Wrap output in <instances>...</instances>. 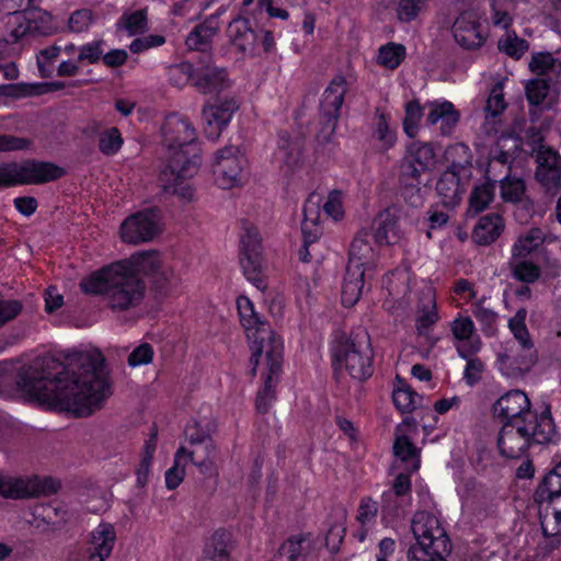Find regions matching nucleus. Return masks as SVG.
<instances>
[{
  "label": "nucleus",
  "instance_id": "obj_1",
  "mask_svg": "<svg viewBox=\"0 0 561 561\" xmlns=\"http://www.w3.org/2000/svg\"><path fill=\"white\" fill-rule=\"evenodd\" d=\"M100 352H79L67 357V364L51 356L38 358L22 367L16 385L31 400L49 408L89 416L101 409L111 396Z\"/></svg>",
  "mask_w": 561,
  "mask_h": 561
},
{
  "label": "nucleus",
  "instance_id": "obj_2",
  "mask_svg": "<svg viewBox=\"0 0 561 561\" xmlns=\"http://www.w3.org/2000/svg\"><path fill=\"white\" fill-rule=\"evenodd\" d=\"M80 288L88 295H102L106 306L114 312L138 307L146 293L145 282L118 261L84 277Z\"/></svg>",
  "mask_w": 561,
  "mask_h": 561
},
{
  "label": "nucleus",
  "instance_id": "obj_3",
  "mask_svg": "<svg viewBox=\"0 0 561 561\" xmlns=\"http://www.w3.org/2000/svg\"><path fill=\"white\" fill-rule=\"evenodd\" d=\"M554 435L556 426L547 405L539 419L506 421L499 432L497 447L502 456L519 459L533 445L548 444Z\"/></svg>",
  "mask_w": 561,
  "mask_h": 561
},
{
  "label": "nucleus",
  "instance_id": "obj_4",
  "mask_svg": "<svg viewBox=\"0 0 561 561\" xmlns=\"http://www.w3.org/2000/svg\"><path fill=\"white\" fill-rule=\"evenodd\" d=\"M162 145L165 148L168 163L174 160L186 161L184 170L197 173L201 165V148L192 123L179 114H170L162 126Z\"/></svg>",
  "mask_w": 561,
  "mask_h": 561
},
{
  "label": "nucleus",
  "instance_id": "obj_5",
  "mask_svg": "<svg viewBox=\"0 0 561 561\" xmlns=\"http://www.w3.org/2000/svg\"><path fill=\"white\" fill-rule=\"evenodd\" d=\"M237 309L240 323L251 343L253 353L250 360L253 364L252 371L255 374L259 357L263 356V353H266L270 348H274L278 344L283 345V341L275 334L266 321L261 320L248 297L240 296L237 299Z\"/></svg>",
  "mask_w": 561,
  "mask_h": 561
},
{
  "label": "nucleus",
  "instance_id": "obj_6",
  "mask_svg": "<svg viewBox=\"0 0 561 561\" xmlns=\"http://www.w3.org/2000/svg\"><path fill=\"white\" fill-rule=\"evenodd\" d=\"M332 357L336 369L344 368L356 380H366L374 373L373 350L367 333L339 342L333 348Z\"/></svg>",
  "mask_w": 561,
  "mask_h": 561
},
{
  "label": "nucleus",
  "instance_id": "obj_7",
  "mask_svg": "<svg viewBox=\"0 0 561 561\" xmlns=\"http://www.w3.org/2000/svg\"><path fill=\"white\" fill-rule=\"evenodd\" d=\"M65 170L51 162L27 160L0 163V187L18 184H43L60 179Z\"/></svg>",
  "mask_w": 561,
  "mask_h": 561
},
{
  "label": "nucleus",
  "instance_id": "obj_8",
  "mask_svg": "<svg viewBox=\"0 0 561 561\" xmlns=\"http://www.w3.org/2000/svg\"><path fill=\"white\" fill-rule=\"evenodd\" d=\"M240 243V265L244 276L256 288L265 289L262 238L257 228L253 225H244Z\"/></svg>",
  "mask_w": 561,
  "mask_h": 561
},
{
  "label": "nucleus",
  "instance_id": "obj_9",
  "mask_svg": "<svg viewBox=\"0 0 561 561\" xmlns=\"http://www.w3.org/2000/svg\"><path fill=\"white\" fill-rule=\"evenodd\" d=\"M348 90V82L343 75H336L324 90L320 103V137L329 141L334 134L344 96Z\"/></svg>",
  "mask_w": 561,
  "mask_h": 561
},
{
  "label": "nucleus",
  "instance_id": "obj_10",
  "mask_svg": "<svg viewBox=\"0 0 561 561\" xmlns=\"http://www.w3.org/2000/svg\"><path fill=\"white\" fill-rule=\"evenodd\" d=\"M437 163V148L433 142L415 140L407 145L399 163V175L410 179L431 173Z\"/></svg>",
  "mask_w": 561,
  "mask_h": 561
},
{
  "label": "nucleus",
  "instance_id": "obj_11",
  "mask_svg": "<svg viewBox=\"0 0 561 561\" xmlns=\"http://www.w3.org/2000/svg\"><path fill=\"white\" fill-rule=\"evenodd\" d=\"M471 167L469 157H466L463 161H453L442 173L436 183V191L444 206L454 207L460 203L465 184L471 178Z\"/></svg>",
  "mask_w": 561,
  "mask_h": 561
},
{
  "label": "nucleus",
  "instance_id": "obj_12",
  "mask_svg": "<svg viewBox=\"0 0 561 561\" xmlns=\"http://www.w3.org/2000/svg\"><path fill=\"white\" fill-rule=\"evenodd\" d=\"M283 354L284 345L279 344L263 353L266 373L263 374V388L259 390L255 399V408L259 413H267L276 399L275 389L282 374Z\"/></svg>",
  "mask_w": 561,
  "mask_h": 561
},
{
  "label": "nucleus",
  "instance_id": "obj_13",
  "mask_svg": "<svg viewBox=\"0 0 561 561\" xmlns=\"http://www.w3.org/2000/svg\"><path fill=\"white\" fill-rule=\"evenodd\" d=\"M412 531L416 545L411 548L424 550L439 548L438 550H450V541L439 520L431 513L416 512L412 519Z\"/></svg>",
  "mask_w": 561,
  "mask_h": 561
},
{
  "label": "nucleus",
  "instance_id": "obj_14",
  "mask_svg": "<svg viewBox=\"0 0 561 561\" xmlns=\"http://www.w3.org/2000/svg\"><path fill=\"white\" fill-rule=\"evenodd\" d=\"M159 233V216L152 209L133 214L121 225V238L128 244L149 242Z\"/></svg>",
  "mask_w": 561,
  "mask_h": 561
},
{
  "label": "nucleus",
  "instance_id": "obj_15",
  "mask_svg": "<svg viewBox=\"0 0 561 561\" xmlns=\"http://www.w3.org/2000/svg\"><path fill=\"white\" fill-rule=\"evenodd\" d=\"M244 159L238 154L237 147L228 146L216 152L213 172L218 186L231 188L241 181Z\"/></svg>",
  "mask_w": 561,
  "mask_h": 561
},
{
  "label": "nucleus",
  "instance_id": "obj_16",
  "mask_svg": "<svg viewBox=\"0 0 561 561\" xmlns=\"http://www.w3.org/2000/svg\"><path fill=\"white\" fill-rule=\"evenodd\" d=\"M129 267L130 273L144 274L152 276L157 282H171L174 277V272L171 267L165 265L160 253L154 250L141 251L133 254L130 257L118 261Z\"/></svg>",
  "mask_w": 561,
  "mask_h": 561
},
{
  "label": "nucleus",
  "instance_id": "obj_17",
  "mask_svg": "<svg viewBox=\"0 0 561 561\" xmlns=\"http://www.w3.org/2000/svg\"><path fill=\"white\" fill-rule=\"evenodd\" d=\"M191 76L194 85L204 94L218 93L229 87L228 73L225 68L211 64V56L204 55Z\"/></svg>",
  "mask_w": 561,
  "mask_h": 561
},
{
  "label": "nucleus",
  "instance_id": "obj_18",
  "mask_svg": "<svg viewBox=\"0 0 561 561\" xmlns=\"http://www.w3.org/2000/svg\"><path fill=\"white\" fill-rule=\"evenodd\" d=\"M184 167H186V161L174 160L168 163L160 173L159 181L167 193L176 195L181 201L188 203L194 197V188L188 180L196 173L188 174Z\"/></svg>",
  "mask_w": 561,
  "mask_h": 561
},
{
  "label": "nucleus",
  "instance_id": "obj_19",
  "mask_svg": "<svg viewBox=\"0 0 561 561\" xmlns=\"http://www.w3.org/2000/svg\"><path fill=\"white\" fill-rule=\"evenodd\" d=\"M530 400L522 390H511L500 397L493 404L496 417L506 421L516 419H539V414L530 409Z\"/></svg>",
  "mask_w": 561,
  "mask_h": 561
},
{
  "label": "nucleus",
  "instance_id": "obj_20",
  "mask_svg": "<svg viewBox=\"0 0 561 561\" xmlns=\"http://www.w3.org/2000/svg\"><path fill=\"white\" fill-rule=\"evenodd\" d=\"M237 110L238 104L233 99L216 100L205 105L202 114L206 137L217 140Z\"/></svg>",
  "mask_w": 561,
  "mask_h": 561
},
{
  "label": "nucleus",
  "instance_id": "obj_21",
  "mask_svg": "<svg viewBox=\"0 0 561 561\" xmlns=\"http://www.w3.org/2000/svg\"><path fill=\"white\" fill-rule=\"evenodd\" d=\"M537 162L536 179L547 190L561 188V158L559 153L550 147L543 145L535 149Z\"/></svg>",
  "mask_w": 561,
  "mask_h": 561
},
{
  "label": "nucleus",
  "instance_id": "obj_22",
  "mask_svg": "<svg viewBox=\"0 0 561 561\" xmlns=\"http://www.w3.org/2000/svg\"><path fill=\"white\" fill-rule=\"evenodd\" d=\"M455 41L465 49H477L485 41L482 25L474 12H462L454 22Z\"/></svg>",
  "mask_w": 561,
  "mask_h": 561
},
{
  "label": "nucleus",
  "instance_id": "obj_23",
  "mask_svg": "<svg viewBox=\"0 0 561 561\" xmlns=\"http://www.w3.org/2000/svg\"><path fill=\"white\" fill-rule=\"evenodd\" d=\"M5 7L8 10H10L13 14L23 15V18L26 20L25 23H20L18 27L13 28L11 31V37L13 38V42H18L19 39L23 38L26 35H34V36H47L51 34L53 30L49 25L41 24L36 20H28L25 18L23 13L31 10L32 8H35L41 0H4Z\"/></svg>",
  "mask_w": 561,
  "mask_h": 561
},
{
  "label": "nucleus",
  "instance_id": "obj_24",
  "mask_svg": "<svg viewBox=\"0 0 561 561\" xmlns=\"http://www.w3.org/2000/svg\"><path fill=\"white\" fill-rule=\"evenodd\" d=\"M526 308H520L516 311L514 317L508 320V329L524 352L520 359L517 362V369L520 371L528 370L535 363L534 343L526 325Z\"/></svg>",
  "mask_w": 561,
  "mask_h": 561
},
{
  "label": "nucleus",
  "instance_id": "obj_25",
  "mask_svg": "<svg viewBox=\"0 0 561 561\" xmlns=\"http://www.w3.org/2000/svg\"><path fill=\"white\" fill-rule=\"evenodd\" d=\"M450 329L454 337L461 343L457 345L460 357L468 358L481 350L482 342L470 317L459 316L451 322Z\"/></svg>",
  "mask_w": 561,
  "mask_h": 561
},
{
  "label": "nucleus",
  "instance_id": "obj_26",
  "mask_svg": "<svg viewBox=\"0 0 561 561\" xmlns=\"http://www.w3.org/2000/svg\"><path fill=\"white\" fill-rule=\"evenodd\" d=\"M374 238L366 230H360L353 239L347 265H354L360 268L370 270L375 266L377 252L371 241Z\"/></svg>",
  "mask_w": 561,
  "mask_h": 561
},
{
  "label": "nucleus",
  "instance_id": "obj_27",
  "mask_svg": "<svg viewBox=\"0 0 561 561\" xmlns=\"http://www.w3.org/2000/svg\"><path fill=\"white\" fill-rule=\"evenodd\" d=\"M14 486V493L11 494V499H30L56 493L59 489V483L50 477L15 478Z\"/></svg>",
  "mask_w": 561,
  "mask_h": 561
},
{
  "label": "nucleus",
  "instance_id": "obj_28",
  "mask_svg": "<svg viewBox=\"0 0 561 561\" xmlns=\"http://www.w3.org/2000/svg\"><path fill=\"white\" fill-rule=\"evenodd\" d=\"M116 541V531L112 524L101 523L91 533V552L89 561H105L113 551Z\"/></svg>",
  "mask_w": 561,
  "mask_h": 561
},
{
  "label": "nucleus",
  "instance_id": "obj_29",
  "mask_svg": "<svg viewBox=\"0 0 561 561\" xmlns=\"http://www.w3.org/2000/svg\"><path fill=\"white\" fill-rule=\"evenodd\" d=\"M232 45L243 55L253 54L257 35L245 18L233 19L227 28Z\"/></svg>",
  "mask_w": 561,
  "mask_h": 561
},
{
  "label": "nucleus",
  "instance_id": "obj_30",
  "mask_svg": "<svg viewBox=\"0 0 561 561\" xmlns=\"http://www.w3.org/2000/svg\"><path fill=\"white\" fill-rule=\"evenodd\" d=\"M504 228L505 221L500 214H486L476 224L472 230V239L480 245H489L502 234Z\"/></svg>",
  "mask_w": 561,
  "mask_h": 561
},
{
  "label": "nucleus",
  "instance_id": "obj_31",
  "mask_svg": "<svg viewBox=\"0 0 561 561\" xmlns=\"http://www.w3.org/2000/svg\"><path fill=\"white\" fill-rule=\"evenodd\" d=\"M366 271L354 265L346 266L342 285V304L345 307H353L359 300L365 285Z\"/></svg>",
  "mask_w": 561,
  "mask_h": 561
},
{
  "label": "nucleus",
  "instance_id": "obj_32",
  "mask_svg": "<svg viewBox=\"0 0 561 561\" xmlns=\"http://www.w3.org/2000/svg\"><path fill=\"white\" fill-rule=\"evenodd\" d=\"M430 107L431 110L427 114L426 122L430 125L440 123L442 134L449 135L460 118V114L455 108L454 104L448 101L442 103L434 102Z\"/></svg>",
  "mask_w": 561,
  "mask_h": 561
},
{
  "label": "nucleus",
  "instance_id": "obj_33",
  "mask_svg": "<svg viewBox=\"0 0 561 561\" xmlns=\"http://www.w3.org/2000/svg\"><path fill=\"white\" fill-rule=\"evenodd\" d=\"M561 499V460L546 473L535 491L537 503H553Z\"/></svg>",
  "mask_w": 561,
  "mask_h": 561
},
{
  "label": "nucleus",
  "instance_id": "obj_34",
  "mask_svg": "<svg viewBox=\"0 0 561 561\" xmlns=\"http://www.w3.org/2000/svg\"><path fill=\"white\" fill-rule=\"evenodd\" d=\"M390 116L376 108L371 125V139L377 142V148L386 152L392 148L397 141L396 130L389 125Z\"/></svg>",
  "mask_w": 561,
  "mask_h": 561
},
{
  "label": "nucleus",
  "instance_id": "obj_35",
  "mask_svg": "<svg viewBox=\"0 0 561 561\" xmlns=\"http://www.w3.org/2000/svg\"><path fill=\"white\" fill-rule=\"evenodd\" d=\"M316 196L312 194L304 206V220L301 222V233L306 243H314L321 234L320 206L319 202H314Z\"/></svg>",
  "mask_w": 561,
  "mask_h": 561
},
{
  "label": "nucleus",
  "instance_id": "obj_36",
  "mask_svg": "<svg viewBox=\"0 0 561 561\" xmlns=\"http://www.w3.org/2000/svg\"><path fill=\"white\" fill-rule=\"evenodd\" d=\"M547 241L546 232L537 227L522 233L512 247L513 260L526 259Z\"/></svg>",
  "mask_w": 561,
  "mask_h": 561
},
{
  "label": "nucleus",
  "instance_id": "obj_37",
  "mask_svg": "<svg viewBox=\"0 0 561 561\" xmlns=\"http://www.w3.org/2000/svg\"><path fill=\"white\" fill-rule=\"evenodd\" d=\"M474 318L481 324V330L486 336H493L497 332L499 313L491 307L486 297H482L471 306Z\"/></svg>",
  "mask_w": 561,
  "mask_h": 561
},
{
  "label": "nucleus",
  "instance_id": "obj_38",
  "mask_svg": "<svg viewBox=\"0 0 561 561\" xmlns=\"http://www.w3.org/2000/svg\"><path fill=\"white\" fill-rule=\"evenodd\" d=\"M232 548L231 534L225 529L216 530L204 552V558L211 561H230Z\"/></svg>",
  "mask_w": 561,
  "mask_h": 561
},
{
  "label": "nucleus",
  "instance_id": "obj_39",
  "mask_svg": "<svg viewBox=\"0 0 561 561\" xmlns=\"http://www.w3.org/2000/svg\"><path fill=\"white\" fill-rule=\"evenodd\" d=\"M302 144L299 139H293L287 133L279 134L278 148L275 158L278 162L294 168L301 158Z\"/></svg>",
  "mask_w": 561,
  "mask_h": 561
},
{
  "label": "nucleus",
  "instance_id": "obj_40",
  "mask_svg": "<svg viewBox=\"0 0 561 561\" xmlns=\"http://www.w3.org/2000/svg\"><path fill=\"white\" fill-rule=\"evenodd\" d=\"M495 183L486 179V182L472 188L469 196V205L467 209L468 216H477L488 208L494 198Z\"/></svg>",
  "mask_w": 561,
  "mask_h": 561
},
{
  "label": "nucleus",
  "instance_id": "obj_41",
  "mask_svg": "<svg viewBox=\"0 0 561 561\" xmlns=\"http://www.w3.org/2000/svg\"><path fill=\"white\" fill-rule=\"evenodd\" d=\"M438 312L436 308V298L432 289L423 294L422 308L416 319V329L419 334H426L427 331L437 322Z\"/></svg>",
  "mask_w": 561,
  "mask_h": 561
},
{
  "label": "nucleus",
  "instance_id": "obj_42",
  "mask_svg": "<svg viewBox=\"0 0 561 561\" xmlns=\"http://www.w3.org/2000/svg\"><path fill=\"white\" fill-rule=\"evenodd\" d=\"M217 28L208 22L196 25L186 38V45L190 49L199 50L202 53L201 59H204V55L210 45L211 38L216 34Z\"/></svg>",
  "mask_w": 561,
  "mask_h": 561
},
{
  "label": "nucleus",
  "instance_id": "obj_43",
  "mask_svg": "<svg viewBox=\"0 0 561 561\" xmlns=\"http://www.w3.org/2000/svg\"><path fill=\"white\" fill-rule=\"evenodd\" d=\"M393 453L402 462L407 463V470L414 472L420 467L419 450L405 435L398 436L393 444Z\"/></svg>",
  "mask_w": 561,
  "mask_h": 561
},
{
  "label": "nucleus",
  "instance_id": "obj_44",
  "mask_svg": "<svg viewBox=\"0 0 561 561\" xmlns=\"http://www.w3.org/2000/svg\"><path fill=\"white\" fill-rule=\"evenodd\" d=\"M401 196L404 202L413 208H419L424 204V191L422 188V179H410L398 174Z\"/></svg>",
  "mask_w": 561,
  "mask_h": 561
},
{
  "label": "nucleus",
  "instance_id": "obj_45",
  "mask_svg": "<svg viewBox=\"0 0 561 561\" xmlns=\"http://www.w3.org/2000/svg\"><path fill=\"white\" fill-rule=\"evenodd\" d=\"M376 229L371 234L378 244H392L399 239L397 222L389 214H380L375 220Z\"/></svg>",
  "mask_w": 561,
  "mask_h": 561
},
{
  "label": "nucleus",
  "instance_id": "obj_46",
  "mask_svg": "<svg viewBox=\"0 0 561 561\" xmlns=\"http://www.w3.org/2000/svg\"><path fill=\"white\" fill-rule=\"evenodd\" d=\"M45 83H10L0 85V94L7 98L21 99L41 95L47 92Z\"/></svg>",
  "mask_w": 561,
  "mask_h": 561
},
{
  "label": "nucleus",
  "instance_id": "obj_47",
  "mask_svg": "<svg viewBox=\"0 0 561 561\" xmlns=\"http://www.w3.org/2000/svg\"><path fill=\"white\" fill-rule=\"evenodd\" d=\"M501 188V197L506 203H518L522 201L526 186L520 178L511 176L510 172L505 173L504 178L499 180Z\"/></svg>",
  "mask_w": 561,
  "mask_h": 561
},
{
  "label": "nucleus",
  "instance_id": "obj_48",
  "mask_svg": "<svg viewBox=\"0 0 561 561\" xmlns=\"http://www.w3.org/2000/svg\"><path fill=\"white\" fill-rule=\"evenodd\" d=\"M497 48L511 58L520 59L529 49V43L516 35L515 32H506L497 42Z\"/></svg>",
  "mask_w": 561,
  "mask_h": 561
},
{
  "label": "nucleus",
  "instance_id": "obj_49",
  "mask_svg": "<svg viewBox=\"0 0 561 561\" xmlns=\"http://www.w3.org/2000/svg\"><path fill=\"white\" fill-rule=\"evenodd\" d=\"M510 267L515 279L527 284L538 280L541 274L538 265L525 259H512Z\"/></svg>",
  "mask_w": 561,
  "mask_h": 561
},
{
  "label": "nucleus",
  "instance_id": "obj_50",
  "mask_svg": "<svg viewBox=\"0 0 561 561\" xmlns=\"http://www.w3.org/2000/svg\"><path fill=\"white\" fill-rule=\"evenodd\" d=\"M512 160V156L505 151L499 142L496 147L491 150L488 168L485 171L486 179L492 180L493 182H497L499 174L496 172V167L505 169V173H508L511 171Z\"/></svg>",
  "mask_w": 561,
  "mask_h": 561
},
{
  "label": "nucleus",
  "instance_id": "obj_51",
  "mask_svg": "<svg viewBox=\"0 0 561 561\" xmlns=\"http://www.w3.org/2000/svg\"><path fill=\"white\" fill-rule=\"evenodd\" d=\"M185 454L186 448L181 446L174 455L173 466L165 472V485L169 490L176 489L185 477Z\"/></svg>",
  "mask_w": 561,
  "mask_h": 561
},
{
  "label": "nucleus",
  "instance_id": "obj_52",
  "mask_svg": "<svg viewBox=\"0 0 561 561\" xmlns=\"http://www.w3.org/2000/svg\"><path fill=\"white\" fill-rule=\"evenodd\" d=\"M529 69L538 76L561 70V62L549 51L535 53L529 62Z\"/></svg>",
  "mask_w": 561,
  "mask_h": 561
},
{
  "label": "nucleus",
  "instance_id": "obj_53",
  "mask_svg": "<svg viewBox=\"0 0 561 561\" xmlns=\"http://www.w3.org/2000/svg\"><path fill=\"white\" fill-rule=\"evenodd\" d=\"M117 28H124L128 35L133 36L147 30V15L145 10H138L133 13H124L116 24Z\"/></svg>",
  "mask_w": 561,
  "mask_h": 561
},
{
  "label": "nucleus",
  "instance_id": "obj_54",
  "mask_svg": "<svg viewBox=\"0 0 561 561\" xmlns=\"http://www.w3.org/2000/svg\"><path fill=\"white\" fill-rule=\"evenodd\" d=\"M405 57V47L388 43L379 48L378 62L388 69H396Z\"/></svg>",
  "mask_w": 561,
  "mask_h": 561
},
{
  "label": "nucleus",
  "instance_id": "obj_55",
  "mask_svg": "<svg viewBox=\"0 0 561 561\" xmlns=\"http://www.w3.org/2000/svg\"><path fill=\"white\" fill-rule=\"evenodd\" d=\"M423 116L422 106L417 100L409 101L405 104V116L403 119V130L410 137L414 138L417 134L419 124Z\"/></svg>",
  "mask_w": 561,
  "mask_h": 561
},
{
  "label": "nucleus",
  "instance_id": "obj_56",
  "mask_svg": "<svg viewBox=\"0 0 561 561\" xmlns=\"http://www.w3.org/2000/svg\"><path fill=\"white\" fill-rule=\"evenodd\" d=\"M420 399L419 394L408 386L398 388L392 393L396 408L403 413L413 411Z\"/></svg>",
  "mask_w": 561,
  "mask_h": 561
},
{
  "label": "nucleus",
  "instance_id": "obj_57",
  "mask_svg": "<svg viewBox=\"0 0 561 561\" xmlns=\"http://www.w3.org/2000/svg\"><path fill=\"white\" fill-rule=\"evenodd\" d=\"M525 90L529 104L537 106L547 98L550 83L543 78L531 79L527 82Z\"/></svg>",
  "mask_w": 561,
  "mask_h": 561
},
{
  "label": "nucleus",
  "instance_id": "obj_58",
  "mask_svg": "<svg viewBox=\"0 0 561 561\" xmlns=\"http://www.w3.org/2000/svg\"><path fill=\"white\" fill-rule=\"evenodd\" d=\"M411 479L409 473H399L392 483V488L382 494V499L390 501L394 497H401V501H407L411 496Z\"/></svg>",
  "mask_w": 561,
  "mask_h": 561
},
{
  "label": "nucleus",
  "instance_id": "obj_59",
  "mask_svg": "<svg viewBox=\"0 0 561 561\" xmlns=\"http://www.w3.org/2000/svg\"><path fill=\"white\" fill-rule=\"evenodd\" d=\"M123 145V138L118 128L111 127L101 134L99 139V149L106 156L115 154Z\"/></svg>",
  "mask_w": 561,
  "mask_h": 561
},
{
  "label": "nucleus",
  "instance_id": "obj_60",
  "mask_svg": "<svg viewBox=\"0 0 561 561\" xmlns=\"http://www.w3.org/2000/svg\"><path fill=\"white\" fill-rule=\"evenodd\" d=\"M304 538L291 537L286 540L274 554L271 561H296L301 554Z\"/></svg>",
  "mask_w": 561,
  "mask_h": 561
},
{
  "label": "nucleus",
  "instance_id": "obj_61",
  "mask_svg": "<svg viewBox=\"0 0 561 561\" xmlns=\"http://www.w3.org/2000/svg\"><path fill=\"white\" fill-rule=\"evenodd\" d=\"M188 442L192 445H195L197 450H204L207 454H214L215 447L210 436L203 432L198 431L197 424L188 425L185 430Z\"/></svg>",
  "mask_w": 561,
  "mask_h": 561
},
{
  "label": "nucleus",
  "instance_id": "obj_62",
  "mask_svg": "<svg viewBox=\"0 0 561 561\" xmlns=\"http://www.w3.org/2000/svg\"><path fill=\"white\" fill-rule=\"evenodd\" d=\"M426 0H399L397 15L401 22L413 21L424 9Z\"/></svg>",
  "mask_w": 561,
  "mask_h": 561
},
{
  "label": "nucleus",
  "instance_id": "obj_63",
  "mask_svg": "<svg viewBox=\"0 0 561 561\" xmlns=\"http://www.w3.org/2000/svg\"><path fill=\"white\" fill-rule=\"evenodd\" d=\"M505 108H506V103H505L504 95L502 92V87L495 85L492 89V91L486 100L485 107H484V111L486 113V118H489L490 116L491 117L499 116L500 114L503 113V111Z\"/></svg>",
  "mask_w": 561,
  "mask_h": 561
},
{
  "label": "nucleus",
  "instance_id": "obj_64",
  "mask_svg": "<svg viewBox=\"0 0 561 561\" xmlns=\"http://www.w3.org/2000/svg\"><path fill=\"white\" fill-rule=\"evenodd\" d=\"M427 549L424 550L422 548H410L408 551L409 561H446L444 556L449 553L450 550H438Z\"/></svg>",
  "mask_w": 561,
  "mask_h": 561
}]
</instances>
